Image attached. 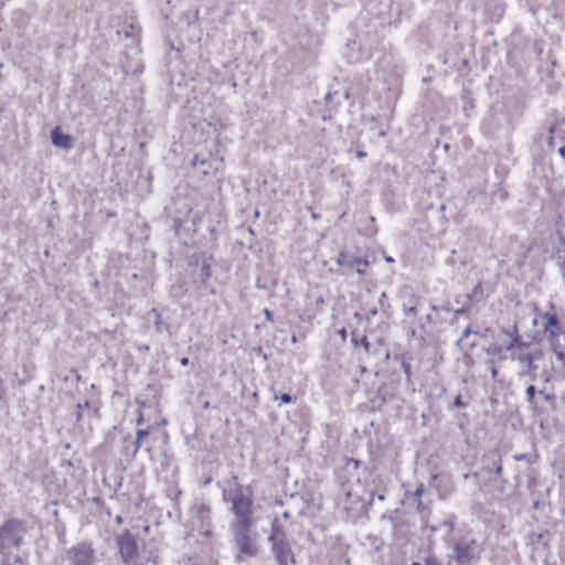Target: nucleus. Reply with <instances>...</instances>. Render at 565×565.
<instances>
[{
  "label": "nucleus",
  "instance_id": "nucleus-1",
  "mask_svg": "<svg viewBox=\"0 0 565 565\" xmlns=\"http://www.w3.org/2000/svg\"><path fill=\"white\" fill-rule=\"evenodd\" d=\"M223 500L232 504L234 519L231 522L233 542L241 554L254 557L258 553L256 534H252L254 525L253 491L250 487L241 484L237 476H232L223 489Z\"/></svg>",
  "mask_w": 565,
  "mask_h": 565
},
{
  "label": "nucleus",
  "instance_id": "nucleus-2",
  "mask_svg": "<svg viewBox=\"0 0 565 565\" xmlns=\"http://www.w3.org/2000/svg\"><path fill=\"white\" fill-rule=\"evenodd\" d=\"M534 324L541 327L543 339L551 345L555 371L565 376V308L548 301L544 310H535Z\"/></svg>",
  "mask_w": 565,
  "mask_h": 565
},
{
  "label": "nucleus",
  "instance_id": "nucleus-3",
  "mask_svg": "<svg viewBox=\"0 0 565 565\" xmlns=\"http://www.w3.org/2000/svg\"><path fill=\"white\" fill-rule=\"evenodd\" d=\"M270 551L277 565H295L296 557L287 540V535L278 519L271 522V531L268 536Z\"/></svg>",
  "mask_w": 565,
  "mask_h": 565
},
{
  "label": "nucleus",
  "instance_id": "nucleus-4",
  "mask_svg": "<svg viewBox=\"0 0 565 565\" xmlns=\"http://www.w3.org/2000/svg\"><path fill=\"white\" fill-rule=\"evenodd\" d=\"M26 533V525L23 520L9 519L0 526V553H4L22 544Z\"/></svg>",
  "mask_w": 565,
  "mask_h": 565
},
{
  "label": "nucleus",
  "instance_id": "nucleus-5",
  "mask_svg": "<svg viewBox=\"0 0 565 565\" xmlns=\"http://www.w3.org/2000/svg\"><path fill=\"white\" fill-rule=\"evenodd\" d=\"M455 554L449 556L458 565H475L480 559L481 548L476 540H459L454 547Z\"/></svg>",
  "mask_w": 565,
  "mask_h": 565
},
{
  "label": "nucleus",
  "instance_id": "nucleus-6",
  "mask_svg": "<svg viewBox=\"0 0 565 565\" xmlns=\"http://www.w3.org/2000/svg\"><path fill=\"white\" fill-rule=\"evenodd\" d=\"M68 565H96V551L89 542L71 546L65 554Z\"/></svg>",
  "mask_w": 565,
  "mask_h": 565
},
{
  "label": "nucleus",
  "instance_id": "nucleus-7",
  "mask_svg": "<svg viewBox=\"0 0 565 565\" xmlns=\"http://www.w3.org/2000/svg\"><path fill=\"white\" fill-rule=\"evenodd\" d=\"M119 558L124 564H130L139 557L137 536L129 530L122 531L116 537Z\"/></svg>",
  "mask_w": 565,
  "mask_h": 565
},
{
  "label": "nucleus",
  "instance_id": "nucleus-8",
  "mask_svg": "<svg viewBox=\"0 0 565 565\" xmlns=\"http://www.w3.org/2000/svg\"><path fill=\"white\" fill-rule=\"evenodd\" d=\"M398 299L401 301L402 311L407 318H416L418 309L424 301V297L420 296L413 286L404 285L398 290Z\"/></svg>",
  "mask_w": 565,
  "mask_h": 565
},
{
  "label": "nucleus",
  "instance_id": "nucleus-9",
  "mask_svg": "<svg viewBox=\"0 0 565 565\" xmlns=\"http://www.w3.org/2000/svg\"><path fill=\"white\" fill-rule=\"evenodd\" d=\"M552 541V533L550 530H542L541 532H530L525 536V544L531 550V557L534 558L536 554H547L550 552Z\"/></svg>",
  "mask_w": 565,
  "mask_h": 565
},
{
  "label": "nucleus",
  "instance_id": "nucleus-10",
  "mask_svg": "<svg viewBox=\"0 0 565 565\" xmlns=\"http://www.w3.org/2000/svg\"><path fill=\"white\" fill-rule=\"evenodd\" d=\"M425 492V487L423 484H419L415 491L406 492L405 501L407 504L415 507V510L420 515L422 521L426 523L431 511V500H423V494Z\"/></svg>",
  "mask_w": 565,
  "mask_h": 565
},
{
  "label": "nucleus",
  "instance_id": "nucleus-11",
  "mask_svg": "<svg viewBox=\"0 0 565 565\" xmlns=\"http://www.w3.org/2000/svg\"><path fill=\"white\" fill-rule=\"evenodd\" d=\"M337 264L348 268L349 270H354L359 275H365L366 269L370 265L369 260L363 257L354 256L348 252L339 253L337 257Z\"/></svg>",
  "mask_w": 565,
  "mask_h": 565
},
{
  "label": "nucleus",
  "instance_id": "nucleus-12",
  "mask_svg": "<svg viewBox=\"0 0 565 565\" xmlns=\"http://www.w3.org/2000/svg\"><path fill=\"white\" fill-rule=\"evenodd\" d=\"M482 471L500 477L502 473V456L499 450L493 449L486 452L482 457Z\"/></svg>",
  "mask_w": 565,
  "mask_h": 565
},
{
  "label": "nucleus",
  "instance_id": "nucleus-13",
  "mask_svg": "<svg viewBox=\"0 0 565 565\" xmlns=\"http://www.w3.org/2000/svg\"><path fill=\"white\" fill-rule=\"evenodd\" d=\"M531 348V343L526 342L522 339V335L519 334L514 337V339L510 340L504 348L500 345H493L494 353H501L502 351L509 352L510 354L515 352H525Z\"/></svg>",
  "mask_w": 565,
  "mask_h": 565
},
{
  "label": "nucleus",
  "instance_id": "nucleus-14",
  "mask_svg": "<svg viewBox=\"0 0 565 565\" xmlns=\"http://www.w3.org/2000/svg\"><path fill=\"white\" fill-rule=\"evenodd\" d=\"M510 358L513 361H518L519 363L526 365V370L524 371V373L527 376H530L532 380H534L536 377V372H537L539 366L536 363H533L529 351L512 353V354H510Z\"/></svg>",
  "mask_w": 565,
  "mask_h": 565
},
{
  "label": "nucleus",
  "instance_id": "nucleus-15",
  "mask_svg": "<svg viewBox=\"0 0 565 565\" xmlns=\"http://www.w3.org/2000/svg\"><path fill=\"white\" fill-rule=\"evenodd\" d=\"M52 143L56 147L64 149H71L73 147V140L70 135H65L61 131L60 127L52 130L51 134Z\"/></svg>",
  "mask_w": 565,
  "mask_h": 565
},
{
  "label": "nucleus",
  "instance_id": "nucleus-16",
  "mask_svg": "<svg viewBox=\"0 0 565 565\" xmlns=\"http://www.w3.org/2000/svg\"><path fill=\"white\" fill-rule=\"evenodd\" d=\"M213 256L204 258L199 273V280L204 288H207L209 280L212 277Z\"/></svg>",
  "mask_w": 565,
  "mask_h": 565
},
{
  "label": "nucleus",
  "instance_id": "nucleus-17",
  "mask_svg": "<svg viewBox=\"0 0 565 565\" xmlns=\"http://www.w3.org/2000/svg\"><path fill=\"white\" fill-rule=\"evenodd\" d=\"M119 454L121 458L128 462L136 458V452L132 446H130V434H127L121 438V447L119 449Z\"/></svg>",
  "mask_w": 565,
  "mask_h": 565
},
{
  "label": "nucleus",
  "instance_id": "nucleus-18",
  "mask_svg": "<svg viewBox=\"0 0 565 565\" xmlns=\"http://www.w3.org/2000/svg\"><path fill=\"white\" fill-rule=\"evenodd\" d=\"M395 359L401 362V366H402V369H403V371L405 373L406 381L408 383H411L412 382V375H413V373H412V363H411V361L413 359L412 354L408 353V352H403L399 355H396Z\"/></svg>",
  "mask_w": 565,
  "mask_h": 565
},
{
  "label": "nucleus",
  "instance_id": "nucleus-19",
  "mask_svg": "<svg viewBox=\"0 0 565 565\" xmlns=\"http://www.w3.org/2000/svg\"><path fill=\"white\" fill-rule=\"evenodd\" d=\"M351 341H352V344L355 348L356 347H363L366 352L370 351L371 343L367 340V337L365 334H360L356 331H352V333H351Z\"/></svg>",
  "mask_w": 565,
  "mask_h": 565
},
{
  "label": "nucleus",
  "instance_id": "nucleus-20",
  "mask_svg": "<svg viewBox=\"0 0 565 565\" xmlns=\"http://www.w3.org/2000/svg\"><path fill=\"white\" fill-rule=\"evenodd\" d=\"M425 333H426L425 324L419 323V332L417 331V329L415 327H409L406 332V337H407V340H414V339L424 340Z\"/></svg>",
  "mask_w": 565,
  "mask_h": 565
},
{
  "label": "nucleus",
  "instance_id": "nucleus-21",
  "mask_svg": "<svg viewBox=\"0 0 565 565\" xmlns=\"http://www.w3.org/2000/svg\"><path fill=\"white\" fill-rule=\"evenodd\" d=\"M525 395H526V401L530 404L532 411L537 413L539 412V406H537L536 398H535V395H536L535 386L532 385V384L529 385L526 387Z\"/></svg>",
  "mask_w": 565,
  "mask_h": 565
},
{
  "label": "nucleus",
  "instance_id": "nucleus-22",
  "mask_svg": "<svg viewBox=\"0 0 565 565\" xmlns=\"http://www.w3.org/2000/svg\"><path fill=\"white\" fill-rule=\"evenodd\" d=\"M196 515L199 519L202 520V522L210 521V518H211L210 505L204 502L200 503L196 508Z\"/></svg>",
  "mask_w": 565,
  "mask_h": 565
},
{
  "label": "nucleus",
  "instance_id": "nucleus-23",
  "mask_svg": "<svg viewBox=\"0 0 565 565\" xmlns=\"http://www.w3.org/2000/svg\"><path fill=\"white\" fill-rule=\"evenodd\" d=\"M379 305H380V310L383 311L384 313H388L390 310H391V303L388 301V296L385 291H382L381 295H380V298H379Z\"/></svg>",
  "mask_w": 565,
  "mask_h": 565
},
{
  "label": "nucleus",
  "instance_id": "nucleus-24",
  "mask_svg": "<svg viewBox=\"0 0 565 565\" xmlns=\"http://www.w3.org/2000/svg\"><path fill=\"white\" fill-rule=\"evenodd\" d=\"M153 312L156 313V321H154V328H156V331L157 332H162L163 330L166 331H169L170 327L169 324L164 323L161 319V315L159 312H157L156 310H153Z\"/></svg>",
  "mask_w": 565,
  "mask_h": 565
},
{
  "label": "nucleus",
  "instance_id": "nucleus-25",
  "mask_svg": "<svg viewBox=\"0 0 565 565\" xmlns=\"http://www.w3.org/2000/svg\"><path fill=\"white\" fill-rule=\"evenodd\" d=\"M502 333L509 338V341L514 339V337L519 335L520 332H519V327L516 323H514L513 326L511 327H508V328H503L502 329Z\"/></svg>",
  "mask_w": 565,
  "mask_h": 565
},
{
  "label": "nucleus",
  "instance_id": "nucleus-26",
  "mask_svg": "<svg viewBox=\"0 0 565 565\" xmlns=\"http://www.w3.org/2000/svg\"><path fill=\"white\" fill-rule=\"evenodd\" d=\"M90 407V403L85 401L84 403H78L76 408V420L81 422L83 419L84 409H88Z\"/></svg>",
  "mask_w": 565,
  "mask_h": 565
},
{
  "label": "nucleus",
  "instance_id": "nucleus-27",
  "mask_svg": "<svg viewBox=\"0 0 565 565\" xmlns=\"http://www.w3.org/2000/svg\"><path fill=\"white\" fill-rule=\"evenodd\" d=\"M539 394L542 395L544 401L547 402L552 407L555 406L556 396L554 393H546L544 391H539Z\"/></svg>",
  "mask_w": 565,
  "mask_h": 565
},
{
  "label": "nucleus",
  "instance_id": "nucleus-28",
  "mask_svg": "<svg viewBox=\"0 0 565 565\" xmlns=\"http://www.w3.org/2000/svg\"><path fill=\"white\" fill-rule=\"evenodd\" d=\"M469 404L468 401H463L462 399V396L461 395H457L452 402V405L450 406L451 407H457V408H465L467 407Z\"/></svg>",
  "mask_w": 565,
  "mask_h": 565
},
{
  "label": "nucleus",
  "instance_id": "nucleus-29",
  "mask_svg": "<svg viewBox=\"0 0 565 565\" xmlns=\"http://www.w3.org/2000/svg\"><path fill=\"white\" fill-rule=\"evenodd\" d=\"M274 398L275 399H280L281 403H284V404H289V403H291L294 401V397L289 393H282L280 395L275 393Z\"/></svg>",
  "mask_w": 565,
  "mask_h": 565
},
{
  "label": "nucleus",
  "instance_id": "nucleus-30",
  "mask_svg": "<svg viewBox=\"0 0 565 565\" xmlns=\"http://www.w3.org/2000/svg\"><path fill=\"white\" fill-rule=\"evenodd\" d=\"M424 565H444L443 562L435 555H428L424 559Z\"/></svg>",
  "mask_w": 565,
  "mask_h": 565
},
{
  "label": "nucleus",
  "instance_id": "nucleus-31",
  "mask_svg": "<svg viewBox=\"0 0 565 565\" xmlns=\"http://www.w3.org/2000/svg\"><path fill=\"white\" fill-rule=\"evenodd\" d=\"M531 354L533 363H535L536 360H540L543 358V350L540 348H535L534 350L529 351Z\"/></svg>",
  "mask_w": 565,
  "mask_h": 565
},
{
  "label": "nucleus",
  "instance_id": "nucleus-32",
  "mask_svg": "<svg viewBox=\"0 0 565 565\" xmlns=\"http://www.w3.org/2000/svg\"><path fill=\"white\" fill-rule=\"evenodd\" d=\"M469 308H470V303L466 301L465 303H462V306L460 308H457L452 311L456 316H462L469 311Z\"/></svg>",
  "mask_w": 565,
  "mask_h": 565
},
{
  "label": "nucleus",
  "instance_id": "nucleus-33",
  "mask_svg": "<svg viewBox=\"0 0 565 565\" xmlns=\"http://www.w3.org/2000/svg\"><path fill=\"white\" fill-rule=\"evenodd\" d=\"M143 445V441L139 440L138 437H136L135 439L130 436V446H132L135 452L137 454L139 451V449L142 447Z\"/></svg>",
  "mask_w": 565,
  "mask_h": 565
},
{
  "label": "nucleus",
  "instance_id": "nucleus-34",
  "mask_svg": "<svg viewBox=\"0 0 565 565\" xmlns=\"http://www.w3.org/2000/svg\"><path fill=\"white\" fill-rule=\"evenodd\" d=\"M555 130H556L555 126H552L548 129L547 145L550 148H554V146H555V141H554V137H553Z\"/></svg>",
  "mask_w": 565,
  "mask_h": 565
},
{
  "label": "nucleus",
  "instance_id": "nucleus-35",
  "mask_svg": "<svg viewBox=\"0 0 565 565\" xmlns=\"http://www.w3.org/2000/svg\"><path fill=\"white\" fill-rule=\"evenodd\" d=\"M149 433H150V428H146V429H138L137 433H136V437L139 438V440L143 441L146 440V438L149 436Z\"/></svg>",
  "mask_w": 565,
  "mask_h": 565
},
{
  "label": "nucleus",
  "instance_id": "nucleus-36",
  "mask_svg": "<svg viewBox=\"0 0 565 565\" xmlns=\"http://www.w3.org/2000/svg\"><path fill=\"white\" fill-rule=\"evenodd\" d=\"M481 290V284H477L476 287L473 288L472 292L467 295L466 296V300L467 302L470 303V301L472 300V298Z\"/></svg>",
  "mask_w": 565,
  "mask_h": 565
},
{
  "label": "nucleus",
  "instance_id": "nucleus-37",
  "mask_svg": "<svg viewBox=\"0 0 565 565\" xmlns=\"http://www.w3.org/2000/svg\"><path fill=\"white\" fill-rule=\"evenodd\" d=\"M470 333H471V328L470 327L466 328L457 343L460 345L470 335Z\"/></svg>",
  "mask_w": 565,
  "mask_h": 565
},
{
  "label": "nucleus",
  "instance_id": "nucleus-38",
  "mask_svg": "<svg viewBox=\"0 0 565 565\" xmlns=\"http://www.w3.org/2000/svg\"><path fill=\"white\" fill-rule=\"evenodd\" d=\"M430 309L433 311H440V310H444V311H451V309L447 306H436V305H430Z\"/></svg>",
  "mask_w": 565,
  "mask_h": 565
},
{
  "label": "nucleus",
  "instance_id": "nucleus-39",
  "mask_svg": "<svg viewBox=\"0 0 565 565\" xmlns=\"http://www.w3.org/2000/svg\"><path fill=\"white\" fill-rule=\"evenodd\" d=\"M264 313H265V317H266L267 321H273L274 320V315H273V312L269 309H265Z\"/></svg>",
  "mask_w": 565,
  "mask_h": 565
},
{
  "label": "nucleus",
  "instance_id": "nucleus-40",
  "mask_svg": "<svg viewBox=\"0 0 565 565\" xmlns=\"http://www.w3.org/2000/svg\"><path fill=\"white\" fill-rule=\"evenodd\" d=\"M379 311V308L374 307L372 309H370L366 313L367 318H371V317H374Z\"/></svg>",
  "mask_w": 565,
  "mask_h": 565
},
{
  "label": "nucleus",
  "instance_id": "nucleus-41",
  "mask_svg": "<svg viewBox=\"0 0 565 565\" xmlns=\"http://www.w3.org/2000/svg\"><path fill=\"white\" fill-rule=\"evenodd\" d=\"M180 363H181L182 366H188L189 363H190V360H189V358L183 356V358L180 359Z\"/></svg>",
  "mask_w": 565,
  "mask_h": 565
},
{
  "label": "nucleus",
  "instance_id": "nucleus-42",
  "mask_svg": "<svg viewBox=\"0 0 565 565\" xmlns=\"http://www.w3.org/2000/svg\"><path fill=\"white\" fill-rule=\"evenodd\" d=\"M423 323H424V324H426V323H428V324L433 323V317H431V315H427V316L424 318V322H423Z\"/></svg>",
  "mask_w": 565,
  "mask_h": 565
},
{
  "label": "nucleus",
  "instance_id": "nucleus-43",
  "mask_svg": "<svg viewBox=\"0 0 565 565\" xmlns=\"http://www.w3.org/2000/svg\"><path fill=\"white\" fill-rule=\"evenodd\" d=\"M356 156H358V158L363 159V158H365V157H366V152H365V151H363V150H358V151H356Z\"/></svg>",
  "mask_w": 565,
  "mask_h": 565
},
{
  "label": "nucleus",
  "instance_id": "nucleus-44",
  "mask_svg": "<svg viewBox=\"0 0 565 565\" xmlns=\"http://www.w3.org/2000/svg\"><path fill=\"white\" fill-rule=\"evenodd\" d=\"M558 153L561 154V157L565 160V145L562 146L559 149H558Z\"/></svg>",
  "mask_w": 565,
  "mask_h": 565
},
{
  "label": "nucleus",
  "instance_id": "nucleus-45",
  "mask_svg": "<svg viewBox=\"0 0 565 565\" xmlns=\"http://www.w3.org/2000/svg\"><path fill=\"white\" fill-rule=\"evenodd\" d=\"M198 162H201V164H204V163H205V161H204V160H202V161H201V159H199V156H195V157H194V160H193V164H196Z\"/></svg>",
  "mask_w": 565,
  "mask_h": 565
},
{
  "label": "nucleus",
  "instance_id": "nucleus-46",
  "mask_svg": "<svg viewBox=\"0 0 565 565\" xmlns=\"http://www.w3.org/2000/svg\"><path fill=\"white\" fill-rule=\"evenodd\" d=\"M198 162H201V164H204V163H205V161H204V160H202V161H201V159H199V156H195V157H194V160H193V164H196Z\"/></svg>",
  "mask_w": 565,
  "mask_h": 565
},
{
  "label": "nucleus",
  "instance_id": "nucleus-47",
  "mask_svg": "<svg viewBox=\"0 0 565 565\" xmlns=\"http://www.w3.org/2000/svg\"><path fill=\"white\" fill-rule=\"evenodd\" d=\"M198 162H201V164H204V163H205V161H204V160H202V161H201V159H199V156H195V157H194V160H193V164H196Z\"/></svg>",
  "mask_w": 565,
  "mask_h": 565
},
{
  "label": "nucleus",
  "instance_id": "nucleus-48",
  "mask_svg": "<svg viewBox=\"0 0 565 565\" xmlns=\"http://www.w3.org/2000/svg\"><path fill=\"white\" fill-rule=\"evenodd\" d=\"M525 457H526L525 455H516V456L514 457V459H515L516 461H520V460L525 459Z\"/></svg>",
  "mask_w": 565,
  "mask_h": 565
},
{
  "label": "nucleus",
  "instance_id": "nucleus-49",
  "mask_svg": "<svg viewBox=\"0 0 565 565\" xmlns=\"http://www.w3.org/2000/svg\"><path fill=\"white\" fill-rule=\"evenodd\" d=\"M116 522H117L118 524H121V523L124 522L122 516H121V515H117V516H116Z\"/></svg>",
  "mask_w": 565,
  "mask_h": 565
},
{
  "label": "nucleus",
  "instance_id": "nucleus-50",
  "mask_svg": "<svg viewBox=\"0 0 565 565\" xmlns=\"http://www.w3.org/2000/svg\"><path fill=\"white\" fill-rule=\"evenodd\" d=\"M143 423V417L140 414L139 418L137 419V425L140 426Z\"/></svg>",
  "mask_w": 565,
  "mask_h": 565
},
{
  "label": "nucleus",
  "instance_id": "nucleus-51",
  "mask_svg": "<svg viewBox=\"0 0 565 565\" xmlns=\"http://www.w3.org/2000/svg\"><path fill=\"white\" fill-rule=\"evenodd\" d=\"M282 516H284L285 519H289V518H290V513L286 511V512H284V513H282Z\"/></svg>",
  "mask_w": 565,
  "mask_h": 565
},
{
  "label": "nucleus",
  "instance_id": "nucleus-52",
  "mask_svg": "<svg viewBox=\"0 0 565 565\" xmlns=\"http://www.w3.org/2000/svg\"><path fill=\"white\" fill-rule=\"evenodd\" d=\"M491 373H492V377H495V376H497V374H498V370H497V369H492V372H491Z\"/></svg>",
  "mask_w": 565,
  "mask_h": 565
},
{
  "label": "nucleus",
  "instance_id": "nucleus-53",
  "mask_svg": "<svg viewBox=\"0 0 565 565\" xmlns=\"http://www.w3.org/2000/svg\"><path fill=\"white\" fill-rule=\"evenodd\" d=\"M479 476L480 473L479 472H473L472 477L476 479V480H479Z\"/></svg>",
  "mask_w": 565,
  "mask_h": 565
},
{
  "label": "nucleus",
  "instance_id": "nucleus-54",
  "mask_svg": "<svg viewBox=\"0 0 565 565\" xmlns=\"http://www.w3.org/2000/svg\"><path fill=\"white\" fill-rule=\"evenodd\" d=\"M455 301H456L457 303H465V302H466V300H465L463 302H461L460 297H456Z\"/></svg>",
  "mask_w": 565,
  "mask_h": 565
},
{
  "label": "nucleus",
  "instance_id": "nucleus-55",
  "mask_svg": "<svg viewBox=\"0 0 565 565\" xmlns=\"http://www.w3.org/2000/svg\"><path fill=\"white\" fill-rule=\"evenodd\" d=\"M203 407H204L205 409L210 408V403H209V402H205V403H204V405H203Z\"/></svg>",
  "mask_w": 565,
  "mask_h": 565
},
{
  "label": "nucleus",
  "instance_id": "nucleus-56",
  "mask_svg": "<svg viewBox=\"0 0 565 565\" xmlns=\"http://www.w3.org/2000/svg\"><path fill=\"white\" fill-rule=\"evenodd\" d=\"M329 99H331V94H330V93H328V94L326 95V100H329Z\"/></svg>",
  "mask_w": 565,
  "mask_h": 565
},
{
  "label": "nucleus",
  "instance_id": "nucleus-57",
  "mask_svg": "<svg viewBox=\"0 0 565 565\" xmlns=\"http://www.w3.org/2000/svg\"><path fill=\"white\" fill-rule=\"evenodd\" d=\"M354 461V466L358 467L359 466V460H353Z\"/></svg>",
  "mask_w": 565,
  "mask_h": 565
},
{
  "label": "nucleus",
  "instance_id": "nucleus-58",
  "mask_svg": "<svg viewBox=\"0 0 565 565\" xmlns=\"http://www.w3.org/2000/svg\"><path fill=\"white\" fill-rule=\"evenodd\" d=\"M312 217H313V218H318V217H319V215H318V214H316V213H313V214H312Z\"/></svg>",
  "mask_w": 565,
  "mask_h": 565
},
{
  "label": "nucleus",
  "instance_id": "nucleus-59",
  "mask_svg": "<svg viewBox=\"0 0 565 565\" xmlns=\"http://www.w3.org/2000/svg\"><path fill=\"white\" fill-rule=\"evenodd\" d=\"M411 565H422V564L418 562H413Z\"/></svg>",
  "mask_w": 565,
  "mask_h": 565
},
{
  "label": "nucleus",
  "instance_id": "nucleus-60",
  "mask_svg": "<svg viewBox=\"0 0 565 565\" xmlns=\"http://www.w3.org/2000/svg\"><path fill=\"white\" fill-rule=\"evenodd\" d=\"M146 450H147V452H151V448L150 447H147Z\"/></svg>",
  "mask_w": 565,
  "mask_h": 565
},
{
  "label": "nucleus",
  "instance_id": "nucleus-61",
  "mask_svg": "<svg viewBox=\"0 0 565 565\" xmlns=\"http://www.w3.org/2000/svg\"><path fill=\"white\" fill-rule=\"evenodd\" d=\"M210 292H211V294H215V289H214V288H212V289L210 290Z\"/></svg>",
  "mask_w": 565,
  "mask_h": 565
}]
</instances>
